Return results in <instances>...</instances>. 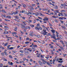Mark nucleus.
<instances>
[{
	"instance_id": "nucleus-48",
	"label": "nucleus",
	"mask_w": 67,
	"mask_h": 67,
	"mask_svg": "<svg viewBox=\"0 0 67 67\" xmlns=\"http://www.w3.org/2000/svg\"><path fill=\"white\" fill-rule=\"evenodd\" d=\"M22 37L20 36H19V40L21 41V40H22L21 39Z\"/></svg>"
},
{
	"instance_id": "nucleus-37",
	"label": "nucleus",
	"mask_w": 67,
	"mask_h": 67,
	"mask_svg": "<svg viewBox=\"0 0 67 67\" xmlns=\"http://www.w3.org/2000/svg\"><path fill=\"white\" fill-rule=\"evenodd\" d=\"M51 52H52L51 53L52 54H54V52H53V51L51 50Z\"/></svg>"
},
{
	"instance_id": "nucleus-3",
	"label": "nucleus",
	"mask_w": 67,
	"mask_h": 67,
	"mask_svg": "<svg viewBox=\"0 0 67 67\" xmlns=\"http://www.w3.org/2000/svg\"><path fill=\"white\" fill-rule=\"evenodd\" d=\"M43 31L44 32H43L42 34H43V35H46V34H48V32H46V30L45 29H44L43 30Z\"/></svg>"
},
{
	"instance_id": "nucleus-56",
	"label": "nucleus",
	"mask_w": 67,
	"mask_h": 67,
	"mask_svg": "<svg viewBox=\"0 0 67 67\" xmlns=\"http://www.w3.org/2000/svg\"><path fill=\"white\" fill-rule=\"evenodd\" d=\"M26 14H27V15H30V13H26Z\"/></svg>"
},
{
	"instance_id": "nucleus-64",
	"label": "nucleus",
	"mask_w": 67,
	"mask_h": 67,
	"mask_svg": "<svg viewBox=\"0 0 67 67\" xmlns=\"http://www.w3.org/2000/svg\"><path fill=\"white\" fill-rule=\"evenodd\" d=\"M41 58H44V56H43L42 55H41Z\"/></svg>"
},
{
	"instance_id": "nucleus-60",
	"label": "nucleus",
	"mask_w": 67,
	"mask_h": 67,
	"mask_svg": "<svg viewBox=\"0 0 67 67\" xmlns=\"http://www.w3.org/2000/svg\"><path fill=\"white\" fill-rule=\"evenodd\" d=\"M39 25H40V24L39 23H38L37 25V27H38Z\"/></svg>"
},
{
	"instance_id": "nucleus-35",
	"label": "nucleus",
	"mask_w": 67,
	"mask_h": 67,
	"mask_svg": "<svg viewBox=\"0 0 67 67\" xmlns=\"http://www.w3.org/2000/svg\"><path fill=\"white\" fill-rule=\"evenodd\" d=\"M30 42H25V44H29V43Z\"/></svg>"
},
{
	"instance_id": "nucleus-27",
	"label": "nucleus",
	"mask_w": 67,
	"mask_h": 67,
	"mask_svg": "<svg viewBox=\"0 0 67 67\" xmlns=\"http://www.w3.org/2000/svg\"><path fill=\"white\" fill-rule=\"evenodd\" d=\"M64 14L65 15H64V16L65 17H66V16H67V14L66 13H65Z\"/></svg>"
},
{
	"instance_id": "nucleus-11",
	"label": "nucleus",
	"mask_w": 67,
	"mask_h": 67,
	"mask_svg": "<svg viewBox=\"0 0 67 67\" xmlns=\"http://www.w3.org/2000/svg\"><path fill=\"white\" fill-rule=\"evenodd\" d=\"M35 29L36 30L39 31V28H38L37 27H36Z\"/></svg>"
},
{
	"instance_id": "nucleus-58",
	"label": "nucleus",
	"mask_w": 67,
	"mask_h": 67,
	"mask_svg": "<svg viewBox=\"0 0 67 67\" xmlns=\"http://www.w3.org/2000/svg\"><path fill=\"white\" fill-rule=\"evenodd\" d=\"M60 48L61 49H64V48H63V47H60Z\"/></svg>"
},
{
	"instance_id": "nucleus-21",
	"label": "nucleus",
	"mask_w": 67,
	"mask_h": 67,
	"mask_svg": "<svg viewBox=\"0 0 67 67\" xmlns=\"http://www.w3.org/2000/svg\"><path fill=\"white\" fill-rule=\"evenodd\" d=\"M54 12H55L57 13H59V11H58V10H55Z\"/></svg>"
},
{
	"instance_id": "nucleus-8",
	"label": "nucleus",
	"mask_w": 67,
	"mask_h": 67,
	"mask_svg": "<svg viewBox=\"0 0 67 67\" xmlns=\"http://www.w3.org/2000/svg\"><path fill=\"white\" fill-rule=\"evenodd\" d=\"M25 28L26 29H31V27L30 26H27V27H25Z\"/></svg>"
},
{
	"instance_id": "nucleus-41",
	"label": "nucleus",
	"mask_w": 67,
	"mask_h": 67,
	"mask_svg": "<svg viewBox=\"0 0 67 67\" xmlns=\"http://www.w3.org/2000/svg\"><path fill=\"white\" fill-rule=\"evenodd\" d=\"M31 9H32V10H34V8L32 7H31Z\"/></svg>"
},
{
	"instance_id": "nucleus-22",
	"label": "nucleus",
	"mask_w": 67,
	"mask_h": 67,
	"mask_svg": "<svg viewBox=\"0 0 67 67\" xmlns=\"http://www.w3.org/2000/svg\"><path fill=\"white\" fill-rule=\"evenodd\" d=\"M20 56H24V54H23L20 53Z\"/></svg>"
},
{
	"instance_id": "nucleus-42",
	"label": "nucleus",
	"mask_w": 67,
	"mask_h": 67,
	"mask_svg": "<svg viewBox=\"0 0 67 67\" xmlns=\"http://www.w3.org/2000/svg\"><path fill=\"white\" fill-rule=\"evenodd\" d=\"M19 5L18 7V8H20V7H21V6H22V5L20 4H19Z\"/></svg>"
},
{
	"instance_id": "nucleus-32",
	"label": "nucleus",
	"mask_w": 67,
	"mask_h": 67,
	"mask_svg": "<svg viewBox=\"0 0 67 67\" xmlns=\"http://www.w3.org/2000/svg\"><path fill=\"white\" fill-rule=\"evenodd\" d=\"M29 35H30V36H34V35H33V34H29Z\"/></svg>"
},
{
	"instance_id": "nucleus-61",
	"label": "nucleus",
	"mask_w": 67,
	"mask_h": 67,
	"mask_svg": "<svg viewBox=\"0 0 67 67\" xmlns=\"http://www.w3.org/2000/svg\"><path fill=\"white\" fill-rule=\"evenodd\" d=\"M60 22H61L62 23H64V21L62 20H60Z\"/></svg>"
},
{
	"instance_id": "nucleus-14",
	"label": "nucleus",
	"mask_w": 67,
	"mask_h": 67,
	"mask_svg": "<svg viewBox=\"0 0 67 67\" xmlns=\"http://www.w3.org/2000/svg\"><path fill=\"white\" fill-rule=\"evenodd\" d=\"M51 31L53 33H54L55 32V31L54 30H51Z\"/></svg>"
},
{
	"instance_id": "nucleus-7",
	"label": "nucleus",
	"mask_w": 67,
	"mask_h": 67,
	"mask_svg": "<svg viewBox=\"0 0 67 67\" xmlns=\"http://www.w3.org/2000/svg\"><path fill=\"white\" fill-rule=\"evenodd\" d=\"M22 5L23 6V7L24 8H25L26 7V5H25V4H22Z\"/></svg>"
},
{
	"instance_id": "nucleus-12",
	"label": "nucleus",
	"mask_w": 67,
	"mask_h": 67,
	"mask_svg": "<svg viewBox=\"0 0 67 67\" xmlns=\"http://www.w3.org/2000/svg\"><path fill=\"white\" fill-rule=\"evenodd\" d=\"M62 63L59 64L58 65V66L60 67V66H62Z\"/></svg>"
},
{
	"instance_id": "nucleus-46",
	"label": "nucleus",
	"mask_w": 67,
	"mask_h": 67,
	"mask_svg": "<svg viewBox=\"0 0 67 67\" xmlns=\"http://www.w3.org/2000/svg\"><path fill=\"white\" fill-rule=\"evenodd\" d=\"M55 8V9H58V6L56 5V7Z\"/></svg>"
},
{
	"instance_id": "nucleus-52",
	"label": "nucleus",
	"mask_w": 67,
	"mask_h": 67,
	"mask_svg": "<svg viewBox=\"0 0 67 67\" xmlns=\"http://www.w3.org/2000/svg\"><path fill=\"white\" fill-rule=\"evenodd\" d=\"M2 12H4V13H5V10H2Z\"/></svg>"
},
{
	"instance_id": "nucleus-20",
	"label": "nucleus",
	"mask_w": 67,
	"mask_h": 67,
	"mask_svg": "<svg viewBox=\"0 0 67 67\" xmlns=\"http://www.w3.org/2000/svg\"><path fill=\"white\" fill-rule=\"evenodd\" d=\"M33 47H37V45H33Z\"/></svg>"
},
{
	"instance_id": "nucleus-62",
	"label": "nucleus",
	"mask_w": 67,
	"mask_h": 67,
	"mask_svg": "<svg viewBox=\"0 0 67 67\" xmlns=\"http://www.w3.org/2000/svg\"><path fill=\"white\" fill-rule=\"evenodd\" d=\"M15 37H16L17 38H18V36L16 35H15Z\"/></svg>"
},
{
	"instance_id": "nucleus-30",
	"label": "nucleus",
	"mask_w": 67,
	"mask_h": 67,
	"mask_svg": "<svg viewBox=\"0 0 67 67\" xmlns=\"http://www.w3.org/2000/svg\"><path fill=\"white\" fill-rule=\"evenodd\" d=\"M58 16H52V18H57Z\"/></svg>"
},
{
	"instance_id": "nucleus-1",
	"label": "nucleus",
	"mask_w": 67,
	"mask_h": 67,
	"mask_svg": "<svg viewBox=\"0 0 67 67\" xmlns=\"http://www.w3.org/2000/svg\"><path fill=\"white\" fill-rule=\"evenodd\" d=\"M42 61L43 62L42 63L41 62V61H39V63L41 66H43V64H47V65H50V63L49 62H47V61H45L44 59H41Z\"/></svg>"
},
{
	"instance_id": "nucleus-19",
	"label": "nucleus",
	"mask_w": 67,
	"mask_h": 67,
	"mask_svg": "<svg viewBox=\"0 0 67 67\" xmlns=\"http://www.w3.org/2000/svg\"><path fill=\"white\" fill-rule=\"evenodd\" d=\"M10 45H9L7 47V49H10Z\"/></svg>"
},
{
	"instance_id": "nucleus-38",
	"label": "nucleus",
	"mask_w": 67,
	"mask_h": 67,
	"mask_svg": "<svg viewBox=\"0 0 67 67\" xmlns=\"http://www.w3.org/2000/svg\"><path fill=\"white\" fill-rule=\"evenodd\" d=\"M40 15H41V16H44V15H43V14H42L41 13H40Z\"/></svg>"
},
{
	"instance_id": "nucleus-5",
	"label": "nucleus",
	"mask_w": 67,
	"mask_h": 67,
	"mask_svg": "<svg viewBox=\"0 0 67 67\" xmlns=\"http://www.w3.org/2000/svg\"><path fill=\"white\" fill-rule=\"evenodd\" d=\"M1 16H2V18H7V16L5 15V14H2L1 15Z\"/></svg>"
},
{
	"instance_id": "nucleus-24",
	"label": "nucleus",
	"mask_w": 67,
	"mask_h": 67,
	"mask_svg": "<svg viewBox=\"0 0 67 67\" xmlns=\"http://www.w3.org/2000/svg\"><path fill=\"white\" fill-rule=\"evenodd\" d=\"M31 27H34V25L31 24L30 25Z\"/></svg>"
},
{
	"instance_id": "nucleus-51",
	"label": "nucleus",
	"mask_w": 67,
	"mask_h": 67,
	"mask_svg": "<svg viewBox=\"0 0 67 67\" xmlns=\"http://www.w3.org/2000/svg\"><path fill=\"white\" fill-rule=\"evenodd\" d=\"M30 39L29 38L27 37L26 38V40H27V41H29Z\"/></svg>"
},
{
	"instance_id": "nucleus-6",
	"label": "nucleus",
	"mask_w": 67,
	"mask_h": 67,
	"mask_svg": "<svg viewBox=\"0 0 67 67\" xmlns=\"http://www.w3.org/2000/svg\"><path fill=\"white\" fill-rule=\"evenodd\" d=\"M31 49V48H29L28 49H27V51H29L30 52H32V49Z\"/></svg>"
},
{
	"instance_id": "nucleus-47",
	"label": "nucleus",
	"mask_w": 67,
	"mask_h": 67,
	"mask_svg": "<svg viewBox=\"0 0 67 67\" xmlns=\"http://www.w3.org/2000/svg\"><path fill=\"white\" fill-rule=\"evenodd\" d=\"M7 18H9V19H10L11 18V17L10 16H8Z\"/></svg>"
},
{
	"instance_id": "nucleus-28",
	"label": "nucleus",
	"mask_w": 67,
	"mask_h": 67,
	"mask_svg": "<svg viewBox=\"0 0 67 67\" xmlns=\"http://www.w3.org/2000/svg\"><path fill=\"white\" fill-rule=\"evenodd\" d=\"M9 58H11L12 59V58H13L12 57V56L11 55H9Z\"/></svg>"
},
{
	"instance_id": "nucleus-57",
	"label": "nucleus",
	"mask_w": 67,
	"mask_h": 67,
	"mask_svg": "<svg viewBox=\"0 0 67 67\" xmlns=\"http://www.w3.org/2000/svg\"><path fill=\"white\" fill-rule=\"evenodd\" d=\"M49 25L50 26H53V25H52L50 23H49Z\"/></svg>"
},
{
	"instance_id": "nucleus-33",
	"label": "nucleus",
	"mask_w": 67,
	"mask_h": 67,
	"mask_svg": "<svg viewBox=\"0 0 67 67\" xmlns=\"http://www.w3.org/2000/svg\"><path fill=\"white\" fill-rule=\"evenodd\" d=\"M61 5L62 6H61L60 7L61 8H63V7H63V6L64 5V4H61Z\"/></svg>"
},
{
	"instance_id": "nucleus-13",
	"label": "nucleus",
	"mask_w": 67,
	"mask_h": 67,
	"mask_svg": "<svg viewBox=\"0 0 67 67\" xmlns=\"http://www.w3.org/2000/svg\"><path fill=\"white\" fill-rule=\"evenodd\" d=\"M44 18H45V19L46 20L48 21V18H47V17H44Z\"/></svg>"
},
{
	"instance_id": "nucleus-49",
	"label": "nucleus",
	"mask_w": 67,
	"mask_h": 67,
	"mask_svg": "<svg viewBox=\"0 0 67 67\" xmlns=\"http://www.w3.org/2000/svg\"><path fill=\"white\" fill-rule=\"evenodd\" d=\"M63 55L64 56V57H65L66 56V55H67V54H63Z\"/></svg>"
},
{
	"instance_id": "nucleus-16",
	"label": "nucleus",
	"mask_w": 67,
	"mask_h": 67,
	"mask_svg": "<svg viewBox=\"0 0 67 67\" xmlns=\"http://www.w3.org/2000/svg\"><path fill=\"white\" fill-rule=\"evenodd\" d=\"M59 19H60L61 20H63V19H64V17H63L61 18V17H59Z\"/></svg>"
},
{
	"instance_id": "nucleus-29",
	"label": "nucleus",
	"mask_w": 67,
	"mask_h": 67,
	"mask_svg": "<svg viewBox=\"0 0 67 67\" xmlns=\"http://www.w3.org/2000/svg\"><path fill=\"white\" fill-rule=\"evenodd\" d=\"M22 22L23 24H26V22H25V21H23V22Z\"/></svg>"
},
{
	"instance_id": "nucleus-39",
	"label": "nucleus",
	"mask_w": 67,
	"mask_h": 67,
	"mask_svg": "<svg viewBox=\"0 0 67 67\" xmlns=\"http://www.w3.org/2000/svg\"><path fill=\"white\" fill-rule=\"evenodd\" d=\"M5 36H6V38H9V37H8V36H7V35H5Z\"/></svg>"
},
{
	"instance_id": "nucleus-59",
	"label": "nucleus",
	"mask_w": 67,
	"mask_h": 67,
	"mask_svg": "<svg viewBox=\"0 0 67 67\" xmlns=\"http://www.w3.org/2000/svg\"><path fill=\"white\" fill-rule=\"evenodd\" d=\"M37 37H38V38H40V36L39 35H37Z\"/></svg>"
},
{
	"instance_id": "nucleus-55",
	"label": "nucleus",
	"mask_w": 67,
	"mask_h": 67,
	"mask_svg": "<svg viewBox=\"0 0 67 67\" xmlns=\"http://www.w3.org/2000/svg\"><path fill=\"white\" fill-rule=\"evenodd\" d=\"M4 28L5 29H8V28H9V27H8L7 26H4Z\"/></svg>"
},
{
	"instance_id": "nucleus-31",
	"label": "nucleus",
	"mask_w": 67,
	"mask_h": 67,
	"mask_svg": "<svg viewBox=\"0 0 67 67\" xmlns=\"http://www.w3.org/2000/svg\"><path fill=\"white\" fill-rule=\"evenodd\" d=\"M20 52L21 53H24V52H23V51L22 50H20Z\"/></svg>"
},
{
	"instance_id": "nucleus-63",
	"label": "nucleus",
	"mask_w": 67,
	"mask_h": 67,
	"mask_svg": "<svg viewBox=\"0 0 67 67\" xmlns=\"http://www.w3.org/2000/svg\"><path fill=\"white\" fill-rule=\"evenodd\" d=\"M29 22H32V20L29 19Z\"/></svg>"
},
{
	"instance_id": "nucleus-43",
	"label": "nucleus",
	"mask_w": 67,
	"mask_h": 67,
	"mask_svg": "<svg viewBox=\"0 0 67 67\" xmlns=\"http://www.w3.org/2000/svg\"><path fill=\"white\" fill-rule=\"evenodd\" d=\"M55 61V59H53V64H54V62Z\"/></svg>"
},
{
	"instance_id": "nucleus-40",
	"label": "nucleus",
	"mask_w": 67,
	"mask_h": 67,
	"mask_svg": "<svg viewBox=\"0 0 67 67\" xmlns=\"http://www.w3.org/2000/svg\"><path fill=\"white\" fill-rule=\"evenodd\" d=\"M50 46L51 47L50 48H53L54 47L53 46Z\"/></svg>"
},
{
	"instance_id": "nucleus-18",
	"label": "nucleus",
	"mask_w": 67,
	"mask_h": 67,
	"mask_svg": "<svg viewBox=\"0 0 67 67\" xmlns=\"http://www.w3.org/2000/svg\"><path fill=\"white\" fill-rule=\"evenodd\" d=\"M8 43H6L5 44H4V46H7L8 45Z\"/></svg>"
},
{
	"instance_id": "nucleus-9",
	"label": "nucleus",
	"mask_w": 67,
	"mask_h": 67,
	"mask_svg": "<svg viewBox=\"0 0 67 67\" xmlns=\"http://www.w3.org/2000/svg\"><path fill=\"white\" fill-rule=\"evenodd\" d=\"M4 54H5V55H6V56H7V55H8V53H7V52H6V51L4 52Z\"/></svg>"
},
{
	"instance_id": "nucleus-50",
	"label": "nucleus",
	"mask_w": 67,
	"mask_h": 67,
	"mask_svg": "<svg viewBox=\"0 0 67 67\" xmlns=\"http://www.w3.org/2000/svg\"><path fill=\"white\" fill-rule=\"evenodd\" d=\"M29 14L31 15V14H33V13H32V12H29Z\"/></svg>"
},
{
	"instance_id": "nucleus-25",
	"label": "nucleus",
	"mask_w": 67,
	"mask_h": 67,
	"mask_svg": "<svg viewBox=\"0 0 67 67\" xmlns=\"http://www.w3.org/2000/svg\"><path fill=\"white\" fill-rule=\"evenodd\" d=\"M58 62L59 63H62L63 62V61L62 60L61 61H58Z\"/></svg>"
},
{
	"instance_id": "nucleus-44",
	"label": "nucleus",
	"mask_w": 67,
	"mask_h": 67,
	"mask_svg": "<svg viewBox=\"0 0 67 67\" xmlns=\"http://www.w3.org/2000/svg\"><path fill=\"white\" fill-rule=\"evenodd\" d=\"M42 10L43 11H46V9L45 8H43Z\"/></svg>"
},
{
	"instance_id": "nucleus-23",
	"label": "nucleus",
	"mask_w": 67,
	"mask_h": 67,
	"mask_svg": "<svg viewBox=\"0 0 67 67\" xmlns=\"http://www.w3.org/2000/svg\"><path fill=\"white\" fill-rule=\"evenodd\" d=\"M14 49V47H11L10 48V50H12V49Z\"/></svg>"
},
{
	"instance_id": "nucleus-4",
	"label": "nucleus",
	"mask_w": 67,
	"mask_h": 67,
	"mask_svg": "<svg viewBox=\"0 0 67 67\" xmlns=\"http://www.w3.org/2000/svg\"><path fill=\"white\" fill-rule=\"evenodd\" d=\"M8 63L9 65H11V66H13V63L12 62H11L10 63V62H8Z\"/></svg>"
},
{
	"instance_id": "nucleus-36",
	"label": "nucleus",
	"mask_w": 67,
	"mask_h": 67,
	"mask_svg": "<svg viewBox=\"0 0 67 67\" xmlns=\"http://www.w3.org/2000/svg\"><path fill=\"white\" fill-rule=\"evenodd\" d=\"M2 66H3V64H0V67H2Z\"/></svg>"
},
{
	"instance_id": "nucleus-53",
	"label": "nucleus",
	"mask_w": 67,
	"mask_h": 67,
	"mask_svg": "<svg viewBox=\"0 0 67 67\" xmlns=\"http://www.w3.org/2000/svg\"><path fill=\"white\" fill-rule=\"evenodd\" d=\"M33 14H35L36 16H37V14L35 13H33Z\"/></svg>"
},
{
	"instance_id": "nucleus-54",
	"label": "nucleus",
	"mask_w": 67,
	"mask_h": 67,
	"mask_svg": "<svg viewBox=\"0 0 67 67\" xmlns=\"http://www.w3.org/2000/svg\"><path fill=\"white\" fill-rule=\"evenodd\" d=\"M28 53H29L28 52H25V55H27L28 54Z\"/></svg>"
},
{
	"instance_id": "nucleus-34",
	"label": "nucleus",
	"mask_w": 67,
	"mask_h": 67,
	"mask_svg": "<svg viewBox=\"0 0 67 67\" xmlns=\"http://www.w3.org/2000/svg\"><path fill=\"white\" fill-rule=\"evenodd\" d=\"M39 30H42V28L41 27H39Z\"/></svg>"
},
{
	"instance_id": "nucleus-45",
	"label": "nucleus",
	"mask_w": 67,
	"mask_h": 67,
	"mask_svg": "<svg viewBox=\"0 0 67 67\" xmlns=\"http://www.w3.org/2000/svg\"><path fill=\"white\" fill-rule=\"evenodd\" d=\"M61 12H65L66 10H62L61 11Z\"/></svg>"
},
{
	"instance_id": "nucleus-17",
	"label": "nucleus",
	"mask_w": 67,
	"mask_h": 67,
	"mask_svg": "<svg viewBox=\"0 0 67 67\" xmlns=\"http://www.w3.org/2000/svg\"><path fill=\"white\" fill-rule=\"evenodd\" d=\"M17 29L18 27H16L14 29V30L15 31H17Z\"/></svg>"
},
{
	"instance_id": "nucleus-26",
	"label": "nucleus",
	"mask_w": 67,
	"mask_h": 67,
	"mask_svg": "<svg viewBox=\"0 0 67 67\" xmlns=\"http://www.w3.org/2000/svg\"><path fill=\"white\" fill-rule=\"evenodd\" d=\"M57 13H56L55 12H54V16H55V15H57Z\"/></svg>"
},
{
	"instance_id": "nucleus-10",
	"label": "nucleus",
	"mask_w": 67,
	"mask_h": 67,
	"mask_svg": "<svg viewBox=\"0 0 67 67\" xmlns=\"http://www.w3.org/2000/svg\"><path fill=\"white\" fill-rule=\"evenodd\" d=\"M62 38H61L58 37L57 38V40H56V41H57V40H62Z\"/></svg>"
},
{
	"instance_id": "nucleus-2",
	"label": "nucleus",
	"mask_w": 67,
	"mask_h": 67,
	"mask_svg": "<svg viewBox=\"0 0 67 67\" xmlns=\"http://www.w3.org/2000/svg\"><path fill=\"white\" fill-rule=\"evenodd\" d=\"M53 35H51V38H54V39L56 41V40L57 39H56V35L55 34H54Z\"/></svg>"
},
{
	"instance_id": "nucleus-15",
	"label": "nucleus",
	"mask_w": 67,
	"mask_h": 67,
	"mask_svg": "<svg viewBox=\"0 0 67 67\" xmlns=\"http://www.w3.org/2000/svg\"><path fill=\"white\" fill-rule=\"evenodd\" d=\"M36 5L35 4H31V6L32 7H35V5Z\"/></svg>"
}]
</instances>
